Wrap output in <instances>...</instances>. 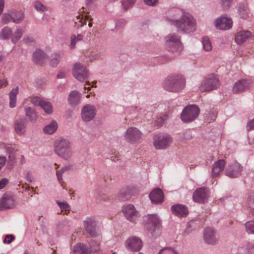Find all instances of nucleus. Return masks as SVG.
I'll list each match as a JSON object with an SVG mask.
<instances>
[{
  "mask_svg": "<svg viewBox=\"0 0 254 254\" xmlns=\"http://www.w3.org/2000/svg\"><path fill=\"white\" fill-rule=\"evenodd\" d=\"M174 26L178 32L183 34L193 33L196 29L195 20L190 13L186 11Z\"/></svg>",
  "mask_w": 254,
  "mask_h": 254,
  "instance_id": "nucleus-1",
  "label": "nucleus"
},
{
  "mask_svg": "<svg viewBox=\"0 0 254 254\" xmlns=\"http://www.w3.org/2000/svg\"><path fill=\"white\" fill-rule=\"evenodd\" d=\"M186 80L180 74H171L168 76L164 80L162 86L166 91L178 92L185 87Z\"/></svg>",
  "mask_w": 254,
  "mask_h": 254,
  "instance_id": "nucleus-2",
  "label": "nucleus"
},
{
  "mask_svg": "<svg viewBox=\"0 0 254 254\" xmlns=\"http://www.w3.org/2000/svg\"><path fill=\"white\" fill-rule=\"evenodd\" d=\"M144 227L148 236L157 237L160 235V221L156 215H148L144 218Z\"/></svg>",
  "mask_w": 254,
  "mask_h": 254,
  "instance_id": "nucleus-3",
  "label": "nucleus"
},
{
  "mask_svg": "<svg viewBox=\"0 0 254 254\" xmlns=\"http://www.w3.org/2000/svg\"><path fill=\"white\" fill-rule=\"evenodd\" d=\"M55 152L59 157L67 158L71 157L72 151L69 141L63 137H59L54 143Z\"/></svg>",
  "mask_w": 254,
  "mask_h": 254,
  "instance_id": "nucleus-4",
  "label": "nucleus"
},
{
  "mask_svg": "<svg viewBox=\"0 0 254 254\" xmlns=\"http://www.w3.org/2000/svg\"><path fill=\"white\" fill-rule=\"evenodd\" d=\"M165 47L167 50L178 55L182 50L180 36L176 33H171L165 37Z\"/></svg>",
  "mask_w": 254,
  "mask_h": 254,
  "instance_id": "nucleus-5",
  "label": "nucleus"
},
{
  "mask_svg": "<svg viewBox=\"0 0 254 254\" xmlns=\"http://www.w3.org/2000/svg\"><path fill=\"white\" fill-rule=\"evenodd\" d=\"M199 112L198 106L194 104L189 105L184 108L181 119L185 123L191 122L198 117Z\"/></svg>",
  "mask_w": 254,
  "mask_h": 254,
  "instance_id": "nucleus-6",
  "label": "nucleus"
},
{
  "mask_svg": "<svg viewBox=\"0 0 254 254\" xmlns=\"http://www.w3.org/2000/svg\"><path fill=\"white\" fill-rule=\"evenodd\" d=\"M219 85V79L214 74H211L203 79L199 86V89L201 92H209L217 89Z\"/></svg>",
  "mask_w": 254,
  "mask_h": 254,
  "instance_id": "nucleus-7",
  "label": "nucleus"
},
{
  "mask_svg": "<svg viewBox=\"0 0 254 254\" xmlns=\"http://www.w3.org/2000/svg\"><path fill=\"white\" fill-rule=\"evenodd\" d=\"M172 141L171 136L167 134H157L153 136V145L157 149H164L168 148Z\"/></svg>",
  "mask_w": 254,
  "mask_h": 254,
  "instance_id": "nucleus-8",
  "label": "nucleus"
},
{
  "mask_svg": "<svg viewBox=\"0 0 254 254\" xmlns=\"http://www.w3.org/2000/svg\"><path fill=\"white\" fill-rule=\"evenodd\" d=\"M185 12V10L178 7L170 8L166 13L165 19L171 25L174 26Z\"/></svg>",
  "mask_w": 254,
  "mask_h": 254,
  "instance_id": "nucleus-9",
  "label": "nucleus"
},
{
  "mask_svg": "<svg viewBox=\"0 0 254 254\" xmlns=\"http://www.w3.org/2000/svg\"><path fill=\"white\" fill-rule=\"evenodd\" d=\"M16 204L15 197L10 192L5 193L0 199V210L12 208Z\"/></svg>",
  "mask_w": 254,
  "mask_h": 254,
  "instance_id": "nucleus-10",
  "label": "nucleus"
},
{
  "mask_svg": "<svg viewBox=\"0 0 254 254\" xmlns=\"http://www.w3.org/2000/svg\"><path fill=\"white\" fill-rule=\"evenodd\" d=\"M73 76L78 81L84 82L89 76L86 68L79 63H76L72 69Z\"/></svg>",
  "mask_w": 254,
  "mask_h": 254,
  "instance_id": "nucleus-11",
  "label": "nucleus"
},
{
  "mask_svg": "<svg viewBox=\"0 0 254 254\" xmlns=\"http://www.w3.org/2000/svg\"><path fill=\"white\" fill-rule=\"evenodd\" d=\"M242 171L241 165L236 160H231L226 168V174L231 178L239 177Z\"/></svg>",
  "mask_w": 254,
  "mask_h": 254,
  "instance_id": "nucleus-12",
  "label": "nucleus"
},
{
  "mask_svg": "<svg viewBox=\"0 0 254 254\" xmlns=\"http://www.w3.org/2000/svg\"><path fill=\"white\" fill-rule=\"evenodd\" d=\"M142 137V133L136 127H130L127 129L125 133L126 140L130 143H136Z\"/></svg>",
  "mask_w": 254,
  "mask_h": 254,
  "instance_id": "nucleus-13",
  "label": "nucleus"
},
{
  "mask_svg": "<svg viewBox=\"0 0 254 254\" xmlns=\"http://www.w3.org/2000/svg\"><path fill=\"white\" fill-rule=\"evenodd\" d=\"M204 242L209 245H213L218 241V236L214 228L207 227L205 229L203 233Z\"/></svg>",
  "mask_w": 254,
  "mask_h": 254,
  "instance_id": "nucleus-14",
  "label": "nucleus"
},
{
  "mask_svg": "<svg viewBox=\"0 0 254 254\" xmlns=\"http://www.w3.org/2000/svg\"><path fill=\"white\" fill-rule=\"evenodd\" d=\"M232 20L226 15H222L218 18L215 22V25L217 29L221 30H227L232 26Z\"/></svg>",
  "mask_w": 254,
  "mask_h": 254,
  "instance_id": "nucleus-15",
  "label": "nucleus"
},
{
  "mask_svg": "<svg viewBox=\"0 0 254 254\" xmlns=\"http://www.w3.org/2000/svg\"><path fill=\"white\" fill-rule=\"evenodd\" d=\"M138 193V190L133 186L127 187L122 189L118 195L119 199L125 201L130 198L132 195H134Z\"/></svg>",
  "mask_w": 254,
  "mask_h": 254,
  "instance_id": "nucleus-16",
  "label": "nucleus"
},
{
  "mask_svg": "<svg viewBox=\"0 0 254 254\" xmlns=\"http://www.w3.org/2000/svg\"><path fill=\"white\" fill-rule=\"evenodd\" d=\"M123 212L126 218L130 222H135L138 219V215L133 205L128 204L124 207Z\"/></svg>",
  "mask_w": 254,
  "mask_h": 254,
  "instance_id": "nucleus-17",
  "label": "nucleus"
},
{
  "mask_svg": "<svg viewBox=\"0 0 254 254\" xmlns=\"http://www.w3.org/2000/svg\"><path fill=\"white\" fill-rule=\"evenodd\" d=\"M86 232L92 237H97L99 234L96 230V222L94 218L88 217L84 221Z\"/></svg>",
  "mask_w": 254,
  "mask_h": 254,
  "instance_id": "nucleus-18",
  "label": "nucleus"
},
{
  "mask_svg": "<svg viewBox=\"0 0 254 254\" xmlns=\"http://www.w3.org/2000/svg\"><path fill=\"white\" fill-rule=\"evenodd\" d=\"M95 107L93 105H86L82 109L81 117L85 122L91 121L95 117Z\"/></svg>",
  "mask_w": 254,
  "mask_h": 254,
  "instance_id": "nucleus-19",
  "label": "nucleus"
},
{
  "mask_svg": "<svg viewBox=\"0 0 254 254\" xmlns=\"http://www.w3.org/2000/svg\"><path fill=\"white\" fill-rule=\"evenodd\" d=\"M127 248L132 251H138L142 246L141 240L136 237H132L128 238L126 242Z\"/></svg>",
  "mask_w": 254,
  "mask_h": 254,
  "instance_id": "nucleus-20",
  "label": "nucleus"
},
{
  "mask_svg": "<svg viewBox=\"0 0 254 254\" xmlns=\"http://www.w3.org/2000/svg\"><path fill=\"white\" fill-rule=\"evenodd\" d=\"M251 83L250 80L242 79L236 82L233 87V91L234 93H240L243 92L250 87Z\"/></svg>",
  "mask_w": 254,
  "mask_h": 254,
  "instance_id": "nucleus-21",
  "label": "nucleus"
},
{
  "mask_svg": "<svg viewBox=\"0 0 254 254\" xmlns=\"http://www.w3.org/2000/svg\"><path fill=\"white\" fill-rule=\"evenodd\" d=\"M27 121L24 118L16 120L14 123L15 132L18 135H23L26 132Z\"/></svg>",
  "mask_w": 254,
  "mask_h": 254,
  "instance_id": "nucleus-22",
  "label": "nucleus"
},
{
  "mask_svg": "<svg viewBox=\"0 0 254 254\" xmlns=\"http://www.w3.org/2000/svg\"><path fill=\"white\" fill-rule=\"evenodd\" d=\"M193 199L195 202L204 203L207 199V194L204 188H199L193 193Z\"/></svg>",
  "mask_w": 254,
  "mask_h": 254,
  "instance_id": "nucleus-23",
  "label": "nucleus"
},
{
  "mask_svg": "<svg viewBox=\"0 0 254 254\" xmlns=\"http://www.w3.org/2000/svg\"><path fill=\"white\" fill-rule=\"evenodd\" d=\"M47 59V54L40 49H37L33 54V60L37 64H43Z\"/></svg>",
  "mask_w": 254,
  "mask_h": 254,
  "instance_id": "nucleus-24",
  "label": "nucleus"
},
{
  "mask_svg": "<svg viewBox=\"0 0 254 254\" xmlns=\"http://www.w3.org/2000/svg\"><path fill=\"white\" fill-rule=\"evenodd\" d=\"M81 94L77 91H71L68 96V103L71 107H75L80 102Z\"/></svg>",
  "mask_w": 254,
  "mask_h": 254,
  "instance_id": "nucleus-25",
  "label": "nucleus"
},
{
  "mask_svg": "<svg viewBox=\"0 0 254 254\" xmlns=\"http://www.w3.org/2000/svg\"><path fill=\"white\" fill-rule=\"evenodd\" d=\"M149 198L152 202L161 203L163 200L164 195L162 190L160 189L156 188L150 192Z\"/></svg>",
  "mask_w": 254,
  "mask_h": 254,
  "instance_id": "nucleus-26",
  "label": "nucleus"
},
{
  "mask_svg": "<svg viewBox=\"0 0 254 254\" xmlns=\"http://www.w3.org/2000/svg\"><path fill=\"white\" fill-rule=\"evenodd\" d=\"M172 212L178 217L186 216L188 212L187 207L181 204H176L172 206Z\"/></svg>",
  "mask_w": 254,
  "mask_h": 254,
  "instance_id": "nucleus-27",
  "label": "nucleus"
},
{
  "mask_svg": "<svg viewBox=\"0 0 254 254\" xmlns=\"http://www.w3.org/2000/svg\"><path fill=\"white\" fill-rule=\"evenodd\" d=\"M251 35V32L248 30L240 31L235 37V41L238 44H241L246 42Z\"/></svg>",
  "mask_w": 254,
  "mask_h": 254,
  "instance_id": "nucleus-28",
  "label": "nucleus"
},
{
  "mask_svg": "<svg viewBox=\"0 0 254 254\" xmlns=\"http://www.w3.org/2000/svg\"><path fill=\"white\" fill-rule=\"evenodd\" d=\"M225 164V160H217L214 163L212 169L213 177H216L223 170Z\"/></svg>",
  "mask_w": 254,
  "mask_h": 254,
  "instance_id": "nucleus-29",
  "label": "nucleus"
},
{
  "mask_svg": "<svg viewBox=\"0 0 254 254\" xmlns=\"http://www.w3.org/2000/svg\"><path fill=\"white\" fill-rule=\"evenodd\" d=\"M25 115L31 122H35L38 118V113L35 110L30 107H26L24 108Z\"/></svg>",
  "mask_w": 254,
  "mask_h": 254,
  "instance_id": "nucleus-30",
  "label": "nucleus"
},
{
  "mask_svg": "<svg viewBox=\"0 0 254 254\" xmlns=\"http://www.w3.org/2000/svg\"><path fill=\"white\" fill-rule=\"evenodd\" d=\"M73 254H91V251L84 244H76L73 250Z\"/></svg>",
  "mask_w": 254,
  "mask_h": 254,
  "instance_id": "nucleus-31",
  "label": "nucleus"
},
{
  "mask_svg": "<svg viewBox=\"0 0 254 254\" xmlns=\"http://www.w3.org/2000/svg\"><path fill=\"white\" fill-rule=\"evenodd\" d=\"M19 92V88L18 86L15 88H13L11 91L9 93V107L11 108H13L16 106V96Z\"/></svg>",
  "mask_w": 254,
  "mask_h": 254,
  "instance_id": "nucleus-32",
  "label": "nucleus"
},
{
  "mask_svg": "<svg viewBox=\"0 0 254 254\" xmlns=\"http://www.w3.org/2000/svg\"><path fill=\"white\" fill-rule=\"evenodd\" d=\"M12 36V30L8 26H5L3 28L0 33V38L2 40H8L11 39Z\"/></svg>",
  "mask_w": 254,
  "mask_h": 254,
  "instance_id": "nucleus-33",
  "label": "nucleus"
},
{
  "mask_svg": "<svg viewBox=\"0 0 254 254\" xmlns=\"http://www.w3.org/2000/svg\"><path fill=\"white\" fill-rule=\"evenodd\" d=\"M57 128L58 124L57 122L56 121H53L43 128V131L45 133L51 134L56 131Z\"/></svg>",
  "mask_w": 254,
  "mask_h": 254,
  "instance_id": "nucleus-34",
  "label": "nucleus"
},
{
  "mask_svg": "<svg viewBox=\"0 0 254 254\" xmlns=\"http://www.w3.org/2000/svg\"><path fill=\"white\" fill-rule=\"evenodd\" d=\"M62 59V56L59 52L53 54L51 56V59L50 61V64L52 67H56L59 64Z\"/></svg>",
  "mask_w": 254,
  "mask_h": 254,
  "instance_id": "nucleus-35",
  "label": "nucleus"
},
{
  "mask_svg": "<svg viewBox=\"0 0 254 254\" xmlns=\"http://www.w3.org/2000/svg\"><path fill=\"white\" fill-rule=\"evenodd\" d=\"M12 21L15 23H20L24 18V14L20 11H12L10 13Z\"/></svg>",
  "mask_w": 254,
  "mask_h": 254,
  "instance_id": "nucleus-36",
  "label": "nucleus"
},
{
  "mask_svg": "<svg viewBox=\"0 0 254 254\" xmlns=\"http://www.w3.org/2000/svg\"><path fill=\"white\" fill-rule=\"evenodd\" d=\"M238 12L242 18L246 19L249 17V9L244 4H241L238 7Z\"/></svg>",
  "mask_w": 254,
  "mask_h": 254,
  "instance_id": "nucleus-37",
  "label": "nucleus"
},
{
  "mask_svg": "<svg viewBox=\"0 0 254 254\" xmlns=\"http://www.w3.org/2000/svg\"><path fill=\"white\" fill-rule=\"evenodd\" d=\"M40 107L43 109L45 112L47 114H51L53 113V106L52 103L46 100H44Z\"/></svg>",
  "mask_w": 254,
  "mask_h": 254,
  "instance_id": "nucleus-38",
  "label": "nucleus"
},
{
  "mask_svg": "<svg viewBox=\"0 0 254 254\" xmlns=\"http://www.w3.org/2000/svg\"><path fill=\"white\" fill-rule=\"evenodd\" d=\"M7 153L8 159H19L18 157L19 151L16 149L9 147L7 148ZM20 159H24L23 155H21Z\"/></svg>",
  "mask_w": 254,
  "mask_h": 254,
  "instance_id": "nucleus-39",
  "label": "nucleus"
},
{
  "mask_svg": "<svg viewBox=\"0 0 254 254\" xmlns=\"http://www.w3.org/2000/svg\"><path fill=\"white\" fill-rule=\"evenodd\" d=\"M23 35V31L20 29H17L14 34L12 33V37H11V42L15 44L21 38Z\"/></svg>",
  "mask_w": 254,
  "mask_h": 254,
  "instance_id": "nucleus-40",
  "label": "nucleus"
},
{
  "mask_svg": "<svg viewBox=\"0 0 254 254\" xmlns=\"http://www.w3.org/2000/svg\"><path fill=\"white\" fill-rule=\"evenodd\" d=\"M57 203L61 208V212H64V214H67L69 212L70 207L67 203L57 201Z\"/></svg>",
  "mask_w": 254,
  "mask_h": 254,
  "instance_id": "nucleus-41",
  "label": "nucleus"
},
{
  "mask_svg": "<svg viewBox=\"0 0 254 254\" xmlns=\"http://www.w3.org/2000/svg\"><path fill=\"white\" fill-rule=\"evenodd\" d=\"M203 49L206 51H209L212 50V46L211 43L208 37H203L202 41Z\"/></svg>",
  "mask_w": 254,
  "mask_h": 254,
  "instance_id": "nucleus-42",
  "label": "nucleus"
},
{
  "mask_svg": "<svg viewBox=\"0 0 254 254\" xmlns=\"http://www.w3.org/2000/svg\"><path fill=\"white\" fill-rule=\"evenodd\" d=\"M158 254H179L177 250L172 248H165L161 249Z\"/></svg>",
  "mask_w": 254,
  "mask_h": 254,
  "instance_id": "nucleus-43",
  "label": "nucleus"
},
{
  "mask_svg": "<svg viewBox=\"0 0 254 254\" xmlns=\"http://www.w3.org/2000/svg\"><path fill=\"white\" fill-rule=\"evenodd\" d=\"M136 0H122L123 8L126 10L132 7Z\"/></svg>",
  "mask_w": 254,
  "mask_h": 254,
  "instance_id": "nucleus-44",
  "label": "nucleus"
},
{
  "mask_svg": "<svg viewBox=\"0 0 254 254\" xmlns=\"http://www.w3.org/2000/svg\"><path fill=\"white\" fill-rule=\"evenodd\" d=\"M68 169H69V167H64V168H63L62 169L57 172L58 180L62 186L63 185V184L64 183L63 180L62 178V175L65 170H67Z\"/></svg>",
  "mask_w": 254,
  "mask_h": 254,
  "instance_id": "nucleus-45",
  "label": "nucleus"
},
{
  "mask_svg": "<svg viewBox=\"0 0 254 254\" xmlns=\"http://www.w3.org/2000/svg\"><path fill=\"white\" fill-rule=\"evenodd\" d=\"M89 250L91 251V253L93 252H98L100 250L99 244L94 241L91 242L90 244V248H89Z\"/></svg>",
  "mask_w": 254,
  "mask_h": 254,
  "instance_id": "nucleus-46",
  "label": "nucleus"
},
{
  "mask_svg": "<svg viewBox=\"0 0 254 254\" xmlns=\"http://www.w3.org/2000/svg\"><path fill=\"white\" fill-rule=\"evenodd\" d=\"M246 228L249 233H254V221H251L246 224Z\"/></svg>",
  "mask_w": 254,
  "mask_h": 254,
  "instance_id": "nucleus-47",
  "label": "nucleus"
},
{
  "mask_svg": "<svg viewBox=\"0 0 254 254\" xmlns=\"http://www.w3.org/2000/svg\"><path fill=\"white\" fill-rule=\"evenodd\" d=\"M44 100L38 96H35L31 99V102L33 105L40 107Z\"/></svg>",
  "mask_w": 254,
  "mask_h": 254,
  "instance_id": "nucleus-48",
  "label": "nucleus"
},
{
  "mask_svg": "<svg viewBox=\"0 0 254 254\" xmlns=\"http://www.w3.org/2000/svg\"><path fill=\"white\" fill-rule=\"evenodd\" d=\"M11 18V13H4L2 16L1 22L3 24H6L10 21Z\"/></svg>",
  "mask_w": 254,
  "mask_h": 254,
  "instance_id": "nucleus-49",
  "label": "nucleus"
},
{
  "mask_svg": "<svg viewBox=\"0 0 254 254\" xmlns=\"http://www.w3.org/2000/svg\"><path fill=\"white\" fill-rule=\"evenodd\" d=\"M34 7L37 10L42 12L45 11L46 9L45 6L39 1H37L35 2Z\"/></svg>",
  "mask_w": 254,
  "mask_h": 254,
  "instance_id": "nucleus-50",
  "label": "nucleus"
},
{
  "mask_svg": "<svg viewBox=\"0 0 254 254\" xmlns=\"http://www.w3.org/2000/svg\"><path fill=\"white\" fill-rule=\"evenodd\" d=\"M221 5L223 9H228L231 5L232 0H221Z\"/></svg>",
  "mask_w": 254,
  "mask_h": 254,
  "instance_id": "nucleus-51",
  "label": "nucleus"
},
{
  "mask_svg": "<svg viewBox=\"0 0 254 254\" xmlns=\"http://www.w3.org/2000/svg\"><path fill=\"white\" fill-rule=\"evenodd\" d=\"M23 42L26 44H32L34 42L33 38L31 36H25L23 39Z\"/></svg>",
  "mask_w": 254,
  "mask_h": 254,
  "instance_id": "nucleus-52",
  "label": "nucleus"
},
{
  "mask_svg": "<svg viewBox=\"0 0 254 254\" xmlns=\"http://www.w3.org/2000/svg\"><path fill=\"white\" fill-rule=\"evenodd\" d=\"M216 117V113L213 111L212 112H210L208 114V116H207L206 120L209 122H211L215 120Z\"/></svg>",
  "mask_w": 254,
  "mask_h": 254,
  "instance_id": "nucleus-53",
  "label": "nucleus"
},
{
  "mask_svg": "<svg viewBox=\"0 0 254 254\" xmlns=\"http://www.w3.org/2000/svg\"><path fill=\"white\" fill-rule=\"evenodd\" d=\"M76 39V36L74 34L70 37V49H74L75 48L76 43L77 42Z\"/></svg>",
  "mask_w": 254,
  "mask_h": 254,
  "instance_id": "nucleus-54",
  "label": "nucleus"
},
{
  "mask_svg": "<svg viewBox=\"0 0 254 254\" xmlns=\"http://www.w3.org/2000/svg\"><path fill=\"white\" fill-rule=\"evenodd\" d=\"M127 21L125 19H119L116 21V26L117 28H121L126 25Z\"/></svg>",
  "mask_w": 254,
  "mask_h": 254,
  "instance_id": "nucleus-55",
  "label": "nucleus"
},
{
  "mask_svg": "<svg viewBox=\"0 0 254 254\" xmlns=\"http://www.w3.org/2000/svg\"><path fill=\"white\" fill-rule=\"evenodd\" d=\"M254 129V118L248 122L247 125V130L250 131Z\"/></svg>",
  "mask_w": 254,
  "mask_h": 254,
  "instance_id": "nucleus-56",
  "label": "nucleus"
},
{
  "mask_svg": "<svg viewBox=\"0 0 254 254\" xmlns=\"http://www.w3.org/2000/svg\"><path fill=\"white\" fill-rule=\"evenodd\" d=\"M14 239V237L13 235H7L5 237V238L3 240V243H7V244H10Z\"/></svg>",
  "mask_w": 254,
  "mask_h": 254,
  "instance_id": "nucleus-57",
  "label": "nucleus"
},
{
  "mask_svg": "<svg viewBox=\"0 0 254 254\" xmlns=\"http://www.w3.org/2000/svg\"><path fill=\"white\" fill-rule=\"evenodd\" d=\"M8 183V180L6 178H3L0 180V190L4 188Z\"/></svg>",
  "mask_w": 254,
  "mask_h": 254,
  "instance_id": "nucleus-58",
  "label": "nucleus"
},
{
  "mask_svg": "<svg viewBox=\"0 0 254 254\" xmlns=\"http://www.w3.org/2000/svg\"><path fill=\"white\" fill-rule=\"evenodd\" d=\"M168 118V116L167 115H165L163 116V117H161L160 118H158L157 120V123L159 125H162L164 123V122L167 120Z\"/></svg>",
  "mask_w": 254,
  "mask_h": 254,
  "instance_id": "nucleus-59",
  "label": "nucleus"
},
{
  "mask_svg": "<svg viewBox=\"0 0 254 254\" xmlns=\"http://www.w3.org/2000/svg\"><path fill=\"white\" fill-rule=\"evenodd\" d=\"M144 2L148 5L154 6L156 4L157 0H144Z\"/></svg>",
  "mask_w": 254,
  "mask_h": 254,
  "instance_id": "nucleus-60",
  "label": "nucleus"
},
{
  "mask_svg": "<svg viewBox=\"0 0 254 254\" xmlns=\"http://www.w3.org/2000/svg\"><path fill=\"white\" fill-rule=\"evenodd\" d=\"M248 205L250 208L254 210V197H250L248 202Z\"/></svg>",
  "mask_w": 254,
  "mask_h": 254,
  "instance_id": "nucleus-61",
  "label": "nucleus"
},
{
  "mask_svg": "<svg viewBox=\"0 0 254 254\" xmlns=\"http://www.w3.org/2000/svg\"><path fill=\"white\" fill-rule=\"evenodd\" d=\"M8 84V82L6 79H0V88L2 86H6Z\"/></svg>",
  "mask_w": 254,
  "mask_h": 254,
  "instance_id": "nucleus-62",
  "label": "nucleus"
},
{
  "mask_svg": "<svg viewBox=\"0 0 254 254\" xmlns=\"http://www.w3.org/2000/svg\"><path fill=\"white\" fill-rule=\"evenodd\" d=\"M65 77V73L64 72L60 71L57 75V78L59 79L64 78Z\"/></svg>",
  "mask_w": 254,
  "mask_h": 254,
  "instance_id": "nucleus-63",
  "label": "nucleus"
},
{
  "mask_svg": "<svg viewBox=\"0 0 254 254\" xmlns=\"http://www.w3.org/2000/svg\"><path fill=\"white\" fill-rule=\"evenodd\" d=\"M4 7L3 0H0V15L1 14Z\"/></svg>",
  "mask_w": 254,
  "mask_h": 254,
  "instance_id": "nucleus-64",
  "label": "nucleus"
}]
</instances>
